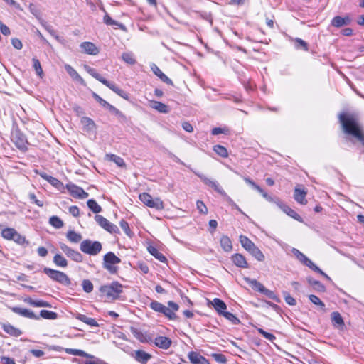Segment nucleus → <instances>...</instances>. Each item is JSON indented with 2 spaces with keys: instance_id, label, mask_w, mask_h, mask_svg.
<instances>
[{
  "instance_id": "obj_1",
  "label": "nucleus",
  "mask_w": 364,
  "mask_h": 364,
  "mask_svg": "<svg viewBox=\"0 0 364 364\" xmlns=\"http://www.w3.org/2000/svg\"><path fill=\"white\" fill-rule=\"evenodd\" d=\"M339 120L343 132L355 137L364 146V134L355 117L353 115L342 113L339 115Z\"/></svg>"
},
{
  "instance_id": "obj_2",
  "label": "nucleus",
  "mask_w": 364,
  "mask_h": 364,
  "mask_svg": "<svg viewBox=\"0 0 364 364\" xmlns=\"http://www.w3.org/2000/svg\"><path fill=\"white\" fill-rule=\"evenodd\" d=\"M168 306H166L157 301H152L149 304V307L154 311L163 314L169 320H176L178 318L176 311L179 309V306L172 301L168 302Z\"/></svg>"
},
{
  "instance_id": "obj_3",
  "label": "nucleus",
  "mask_w": 364,
  "mask_h": 364,
  "mask_svg": "<svg viewBox=\"0 0 364 364\" xmlns=\"http://www.w3.org/2000/svg\"><path fill=\"white\" fill-rule=\"evenodd\" d=\"M85 70L94 78L102 82L103 85L109 87L110 90H112L114 92L117 94L121 97L128 100L129 99V94L125 92L124 90L120 89L115 83L113 82H109L107 80H106L105 77H103L101 75H100L97 70L89 66L85 65L84 66Z\"/></svg>"
},
{
  "instance_id": "obj_4",
  "label": "nucleus",
  "mask_w": 364,
  "mask_h": 364,
  "mask_svg": "<svg viewBox=\"0 0 364 364\" xmlns=\"http://www.w3.org/2000/svg\"><path fill=\"white\" fill-rule=\"evenodd\" d=\"M100 291L108 299L116 300L119 298V295L123 291V285L119 282H113L110 284L102 285L100 288Z\"/></svg>"
},
{
  "instance_id": "obj_5",
  "label": "nucleus",
  "mask_w": 364,
  "mask_h": 364,
  "mask_svg": "<svg viewBox=\"0 0 364 364\" xmlns=\"http://www.w3.org/2000/svg\"><path fill=\"white\" fill-rule=\"evenodd\" d=\"M43 272L52 280L59 284L70 287L72 284L70 278L63 272L55 270L49 267H44Z\"/></svg>"
},
{
  "instance_id": "obj_6",
  "label": "nucleus",
  "mask_w": 364,
  "mask_h": 364,
  "mask_svg": "<svg viewBox=\"0 0 364 364\" xmlns=\"http://www.w3.org/2000/svg\"><path fill=\"white\" fill-rule=\"evenodd\" d=\"M121 263V259L112 252H109L103 257V267L110 274H116L118 272V267L115 266Z\"/></svg>"
},
{
  "instance_id": "obj_7",
  "label": "nucleus",
  "mask_w": 364,
  "mask_h": 364,
  "mask_svg": "<svg viewBox=\"0 0 364 364\" xmlns=\"http://www.w3.org/2000/svg\"><path fill=\"white\" fill-rule=\"evenodd\" d=\"M11 139L20 151L23 152L28 151V145L29 143L27 137L18 128L12 131Z\"/></svg>"
},
{
  "instance_id": "obj_8",
  "label": "nucleus",
  "mask_w": 364,
  "mask_h": 364,
  "mask_svg": "<svg viewBox=\"0 0 364 364\" xmlns=\"http://www.w3.org/2000/svg\"><path fill=\"white\" fill-rule=\"evenodd\" d=\"M102 249V244L99 241H92L89 239L82 241L80 245V250L90 255H98Z\"/></svg>"
},
{
  "instance_id": "obj_9",
  "label": "nucleus",
  "mask_w": 364,
  "mask_h": 364,
  "mask_svg": "<svg viewBox=\"0 0 364 364\" xmlns=\"http://www.w3.org/2000/svg\"><path fill=\"white\" fill-rule=\"evenodd\" d=\"M140 200L149 208L156 210H163L164 208L163 201L159 198H153L151 196L147 193H142L139 195Z\"/></svg>"
},
{
  "instance_id": "obj_10",
  "label": "nucleus",
  "mask_w": 364,
  "mask_h": 364,
  "mask_svg": "<svg viewBox=\"0 0 364 364\" xmlns=\"http://www.w3.org/2000/svg\"><path fill=\"white\" fill-rule=\"evenodd\" d=\"M96 223L102 227L103 229L107 230L111 234H119L120 231L118 227L110 223L107 219L100 215H96L95 216Z\"/></svg>"
},
{
  "instance_id": "obj_11",
  "label": "nucleus",
  "mask_w": 364,
  "mask_h": 364,
  "mask_svg": "<svg viewBox=\"0 0 364 364\" xmlns=\"http://www.w3.org/2000/svg\"><path fill=\"white\" fill-rule=\"evenodd\" d=\"M59 247L60 250L65 254V255L70 258L72 260L76 262H82L83 260L82 255L77 250H75L68 246L66 244L63 242L59 243Z\"/></svg>"
},
{
  "instance_id": "obj_12",
  "label": "nucleus",
  "mask_w": 364,
  "mask_h": 364,
  "mask_svg": "<svg viewBox=\"0 0 364 364\" xmlns=\"http://www.w3.org/2000/svg\"><path fill=\"white\" fill-rule=\"evenodd\" d=\"M66 189L72 196L76 198L85 199L88 197V193L84 189L74 183H68L65 186Z\"/></svg>"
},
{
  "instance_id": "obj_13",
  "label": "nucleus",
  "mask_w": 364,
  "mask_h": 364,
  "mask_svg": "<svg viewBox=\"0 0 364 364\" xmlns=\"http://www.w3.org/2000/svg\"><path fill=\"white\" fill-rule=\"evenodd\" d=\"M194 173L200 178V180L207 186L213 188L216 192L221 196H226L225 191L220 186L219 183L216 181L211 180L206 177L205 175L195 172Z\"/></svg>"
},
{
  "instance_id": "obj_14",
  "label": "nucleus",
  "mask_w": 364,
  "mask_h": 364,
  "mask_svg": "<svg viewBox=\"0 0 364 364\" xmlns=\"http://www.w3.org/2000/svg\"><path fill=\"white\" fill-rule=\"evenodd\" d=\"M136 361L141 364H146L152 355L143 350H133L129 353Z\"/></svg>"
},
{
  "instance_id": "obj_15",
  "label": "nucleus",
  "mask_w": 364,
  "mask_h": 364,
  "mask_svg": "<svg viewBox=\"0 0 364 364\" xmlns=\"http://www.w3.org/2000/svg\"><path fill=\"white\" fill-rule=\"evenodd\" d=\"M276 200L277 205L281 210H282L287 215L291 217L292 218L295 219L297 221H302V218L296 211H294L287 205L283 203L280 199H277Z\"/></svg>"
},
{
  "instance_id": "obj_16",
  "label": "nucleus",
  "mask_w": 364,
  "mask_h": 364,
  "mask_svg": "<svg viewBox=\"0 0 364 364\" xmlns=\"http://www.w3.org/2000/svg\"><path fill=\"white\" fill-rule=\"evenodd\" d=\"M188 358L192 364H210L206 358L196 351H190Z\"/></svg>"
},
{
  "instance_id": "obj_17",
  "label": "nucleus",
  "mask_w": 364,
  "mask_h": 364,
  "mask_svg": "<svg viewBox=\"0 0 364 364\" xmlns=\"http://www.w3.org/2000/svg\"><path fill=\"white\" fill-rule=\"evenodd\" d=\"M11 311L21 316L29 318L31 319L38 320L39 316L38 315H36L33 311L27 309H23L21 307L14 306L11 308Z\"/></svg>"
},
{
  "instance_id": "obj_18",
  "label": "nucleus",
  "mask_w": 364,
  "mask_h": 364,
  "mask_svg": "<svg viewBox=\"0 0 364 364\" xmlns=\"http://www.w3.org/2000/svg\"><path fill=\"white\" fill-rule=\"evenodd\" d=\"M351 21L352 19L348 15L345 16H336L331 20V25L336 28H341L344 26L350 25Z\"/></svg>"
},
{
  "instance_id": "obj_19",
  "label": "nucleus",
  "mask_w": 364,
  "mask_h": 364,
  "mask_svg": "<svg viewBox=\"0 0 364 364\" xmlns=\"http://www.w3.org/2000/svg\"><path fill=\"white\" fill-rule=\"evenodd\" d=\"M154 344L161 349L167 350L171 347L172 341L166 336H159L156 337Z\"/></svg>"
},
{
  "instance_id": "obj_20",
  "label": "nucleus",
  "mask_w": 364,
  "mask_h": 364,
  "mask_svg": "<svg viewBox=\"0 0 364 364\" xmlns=\"http://www.w3.org/2000/svg\"><path fill=\"white\" fill-rule=\"evenodd\" d=\"M99 7L100 9L105 13V16H104V18H103V21L105 24L107 25H109V26H118L119 28H121L122 30H125L126 28H125V26L115 20H113L109 16V14L107 13V11H105L103 5L102 4H100L99 5Z\"/></svg>"
},
{
  "instance_id": "obj_21",
  "label": "nucleus",
  "mask_w": 364,
  "mask_h": 364,
  "mask_svg": "<svg viewBox=\"0 0 364 364\" xmlns=\"http://www.w3.org/2000/svg\"><path fill=\"white\" fill-rule=\"evenodd\" d=\"M151 70L164 82L169 85H173V81L169 77H168L156 64L152 63L151 65Z\"/></svg>"
},
{
  "instance_id": "obj_22",
  "label": "nucleus",
  "mask_w": 364,
  "mask_h": 364,
  "mask_svg": "<svg viewBox=\"0 0 364 364\" xmlns=\"http://www.w3.org/2000/svg\"><path fill=\"white\" fill-rule=\"evenodd\" d=\"M231 260L233 264L240 268H247L248 264L245 257L240 253H235L232 255Z\"/></svg>"
},
{
  "instance_id": "obj_23",
  "label": "nucleus",
  "mask_w": 364,
  "mask_h": 364,
  "mask_svg": "<svg viewBox=\"0 0 364 364\" xmlns=\"http://www.w3.org/2000/svg\"><path fill=\"white\" fill-rule=\"evenodd\" d=\"M1 328L9 335L14 337H18L22 334V331L9 323H1Z\"/></svg>"
},
{
  "instance_id": "obj_24",
  "label": "nucleus",
  "mask_w": 364,
  "mask_h": 364,
  "mask_svg": "<svg viewBox=\"0 0 364 364\" xmlns=\"http://www.w3.org/2000/svg\"><path fill=\"white\" fill-rule=\"evenodd\" d=\"M66 72L74 80L80 82L82 85H85V82L78 73L70 65L65 64L64 66Z\"/></svg>"
},
{
  "instance_id": "obj_25",
  "label": "nucleus",
  "mask_w": 364,
  "mask_h": 364,
  "mask_svg": "<svg viewBox=\"0 0 364 364\" xmlns=\"http://www.w3.org/2000/svg\"><path fill=\"white\" fill-rule=\"evenodd\" d=\"M306 194L307 192L304 189L296 187L294 189V198L297 203L305 205L307 203V200H306Z\"/></svg>"
},
{
  "instance_id": "obj_26",
  "label": "nucleus",
  "mask_w": 364,
  "mask_h": 364,
  "mask_svg": "<svg viewBox=\"0 0 364 364\" xmlns=\"http://www.w3.org/2000/svg\"><path fill=\"white\" fill-rule=\"evenodd\" d=\"M80 48L85 51V53L89 55H97L99 53V49L96 46L91 42H83L80 45Z\"/></svg>"
},
{
  "instance_id": "obj_27",
  "label": "nucleus",
  "mask_w": 364,
  "mask_h": 364,
  "mask_svg": "<svg viewBox=\"0 0 364 364\" xmlns=\"http://www.w3.org/2000/svg\"><path fill=\"white\" fill-rule=\"evenodd\" d=\"M131 332L134 337L141 343H149L152 341L150 336H148L146 334L136 328L132 327Z\"/></svg>"
},
{
  "instance_id": "obj_28",
  "label": "nucleus",
  "mask_w": 364,
  "mask_h": 364,
  "mask_svg": "<svg viewBox=\"0 0 364 364\" xmlns=\"http://www.w3.org/2000/svg\"><path fill=\"white\" fill-rule=\"evenodd\" d=\"M24 301L34 307H52L51 304L48 301L43 300H34L31 297L26 298Z\"/></svg>"
},
{
  "instance_id": "obj_29",
  "label": "nucleus",
  "mask_w": 364,
  "mask_h": 364,
  "mask_svg": "<svg viewBox=\"0 0 364 364\" xmlns=\"http://www.w3.org/2000/svg\"><path fill=\"white\" fill-rule=\"evenodd\" d=\"M75 317L77 320H79L90 326L97 327L99 326L98 323L96 321V320L95 318L87 317L86 315H84V314H82L80 313H77V314H75Z\"/></svg>"
},
{
  "instance_id": "obj_30",
  "label": "nucleus",
  "mask_w": 364,
  "mask_h": 364,
  "mask_svg": "<svg viewBox=\"0 0 364 364\" xmlns=\"http://www.w3.org/2000/svg\"><path fill=\"white\" fill-rule=\"evenodd\" d=\"M104 108L108 109L112 114L117 116L120 122H123L127 121L126 116L119 109H118L117 107L109 104V102L106 105V106Z\"/></svg>"
},
{
  "instance_id": "obj_31",
  "label": "nucleus",
  "mask_w": 364,
  "mask_h": 364,
  "mask_svg": "<svg viewBox=\"0 0 364 364\" xmlns=\"http://www.w3.org/2000/svg\"><path fill=\"white\" fill-rule=\"evenodd\" d=\"M211 303L219 315H222V313H224L227 309L226 304L220 299L215 298Z\"/></svg>"
},
{
  "instance_id": "obj_32",
  "label": "nucleus",
  "mask_w": 364,
  "mask_h": 364,
  "mask_svg": "<svg viewBox=\"0 0 364 364\" xmlns=\"http://www.w3.org/2000/svg\"><path fill=\"white\" fill-rule=\"evenodd\" d=\"M332 324L337 327H343L344 326V321L341 314L338 311H333L331 314Z\"/></svg>"
},
{
  "instance_id": "obj_33",
  "label": "nucleus",
  "mask_w": 364,
  "mask_h": 364,
  "mask_svg": "<svg viewBox=\"0 0 364 364\" xmlns=\"http://www.w3.org/2000/svg\"><path fill=\"white\" fill-rule=\"evenodd\" d=\"M220 246L225 252H229L232 250V241L227 235H223L220 240Z\"/></svg>"
},
{
  "instance_id": "obj_34",
  "label": "nucleus",
  "mask_w": 364,
  "mask_h": 364,
  "mask_svg": "<svg viewBox=\"0 0 364 364\" xmlns=\"http://www.w3.org/2000/svg\"><path fill=\"white\" fill-rule=\"evenodd\" d=\"M308 283L314 287V289L318 292H325L326 289L325 286L319 281L313 279L312 277H308Z\"/></svg>"
},
{
  "instance_id": "obj_35",
  "label": "nucleus",
  "mask_w": 364,
  "mask_h": 364,
  "mask_svg": "<svg viewBox=\"0 0 364 364\" xmlns=\"http://www.w3.org/2000/svg\"><path fill=\"white\" fill-rule=\"evenodd\" d=\"M53 262L57 267L62 268L67 267L68 264L67 259L61 254H56Z\"/></svg>"
},
{
  "instance_id": "obj_36",
  "label": "nucleus",
  "mask_w": 364,
  "mask_h": 364,
  "mask_svg": "<svg viewBox=\"0 0 364 364\" xmlns=\"http://www.w3.org/2000/svg\"><path fill=\"white\" fill-rule=\"evenodd\" d=\"M245 280L252 287V289L260 293L264 291V289L266 288L262 284L255 279L246 278Z\"/></svg>"
},
{
  "instance_id": "obj_37",
  "label": "nucleus",
  "mask_w": 364,
  "mask_h": 364,
  "mask_svg": "<svg viewBox=\"0 0 364 364\" xmlns=\"http://www.w3.org/2000/svg\"><path fill=\"white\" fill-rule=\"evenodd\" d=\"M106 156L109 161L114 162L119 167H126V163L122 157L114 154H107Z\"/></svg>"
},
{
  "instance_id": "obj_38",
  "label": "nucleus",
  "mask_w": 364,
  "mask_h": 364,
  "mask_svg": "<svg viewBox=\"0 0 364 364\" xmlns=\"http://www.w3.org/2000/svg\"><path fill=\"white\" fill-rule=\"evenodd\" d=\"M148 250L149 253L159 261L161 262H165L167 261L166 257L161 252H160L156 247L151 246L148 248Z\"/></svg>"
},
{
  "instance_id": "obj_39",
  "label": "nucleus",
  "mask_w": 364,
  "mask_h": 364,
  "mask_svg": "<svg viewBox=\"0 0 364 364\" xmlns=\"http://www.w3.org/2000/svg\"><path fill=\"white\" fill-rule=\"evenodd\" d=\"M66 237L70 242L73 243L79 242L82 238L80 233H77L74 230L68 231L66 233Z\"/></svg>"
},
{
  "instance_id": "obj_40",
  "label": "nucleus",
  "mask_w": 364,
  "mask_h": 364,
  "mask_svg": "<svg viewBox=\"0 0 364 364\" xmlns=\"http://www.w3.org/2000/svg\"><path fill=\"white\" fill-rule=\"evenodd\" d=\"M240 242L242 246L249 252L255 246H256L245 235L240 236Z\"/></svg>"
},
{
  "instance_id": "obj_41",
  "label": "nucleus",
  "mask_w": 364,
  "mask_h": 364,
  "mask_svg": "<svg viewBox=\"0 0 364 364\" xmlns=\"http://www.w3.org/2000/svg\"><path fill=\"white\" fill-rule=\"evenodd\" d=\"M152 107L160 113L166 114L169 112L168 106L161 102L154 101Z\"/></svg>"
},
{
  "instance_id": "obj_42",
  "label": "nucleus",
  "mask_w": 364,
  "mask_h": 364,
  "mask_svg": "<svg viewBox=\"0 0 364 364\" xmlns=\"http://www.w3.org/2000/svg\"><path fill=\"white\" fill-rule=\"evenodd\" d=\"M38 316L39 318L42 317L46 319L54 320L58 318V314L48 310H41Z\"/></svg>"
},
{
  "instance_id": "obj_43",
  "label": "nucleus",
  "mask_w": 364,
  "mask_h": 364,
  "mask_svg": "<svg viewBox=\"0 0 364 364\" xmlns=\"http://www.w3.org/2000/svg\"><path fill=\"white\" fill-rule=\"evenodd\" d=\"M249 253L252 255L258 261L262 262L264 260V254L257 246H255L252 249H251L249 251Z\"/></svg>"
},
{
  "instance_id": "obj_44",
  "label": "nucleus",
  "mask_w": 364,
  "mask_h": 364,
  "mask_svg": "<svg viewBox=\"0 0 364 364\" xmlns=\"http://www.w3.org/2000/svg\"><path fill=\"white\" fill-rule=\"evenodd\" d=\"M87 207L94 213H99L102 211V208L94 199H90L87 201Z\"/></svg>"
},
{
  "instance_id": "obj_45",
  "label": "nucleus",
  "mask_w": 364,
  "mask_h": 364,
  "mask_svg": "<svg viewBox=\"0 0 364 364\" xmlns=\"http://www.w3.org/2000/svg\"><path fill=\"white\" fill-rule=\"evenodd\" d=\"M16 230L11 228H6L1 231V236L6 240H12Z\"/></svg>"
},
{
  "instance_id": "obj_46",
  "label": "nucleus",
  "mask_w": 364,
  "mask_h": 364,
  "mask_svg": "<svg viewBox=\"0 0 364 364\" xmlns=\"http://www.w3.org/2000/svg\"><path fill=\"white\" fill-rule=\"evenodd\" d=\"M12 240H14L16 243L23 246H27L29 244V242L26 239V237L19 234L17 231L15 233Z\"/></svg>"
},
{
  "instance_id": "obj_47",
  "label": "nucleus",
  "mask_w": 364,
  "mask_h": 364,
  "mask_svg": "<svg viewBox=\"0 0 364 364\" xmlns=\"http://www.w3.org/2000/svg\"><path fill=\"white\" fill-rule=\"evenodd\" d=\"M221 316H223L226 319L230 321L234 325H238L240 323V319L233 314L229 311H225L224 313H222Z\"/></svg>"
},
{
  "instance_id": "obj_48",
  "label": "nucleus",
  "mask_w": 364,
  "mask_h": 364,
  "mask_svg": "<svg viewBox=\"0 0 364 364\" xmlns=\"http://www.w3.org/2000/svg\"><path fill=\"white\" fill-rule=\"evenodd\" d=\"M87 358H89V360L83 361L81 364H108L105 361L90 354H89Z\"/></svg>"
},
{
  "instance_id": "obj_49",
  "label": "nucleus",
  "mask_w": 364,
  "mask_h": 364,
  "mask_svg": "<svg viewBox=\"0 0 364 364\" xmlns=\"http://www.w3.org/2000/svg\"><path fill=\"white\" fill-rule=\"evenodd\" d=\"M213 151L221 157L226 158L228 156L227 149L222 145H215L213 146Z\"/></svg>"
},
{
  "instance_id": "obj_50",
  "label": "nucleus",
  "mask_w": 364,
  "mask_h": 364,
  "mask_svg": "<svg viewBox=\"0 0 364 364\" xmlns=\"http://www.w3.org/2000/svg\"><path fill=\"white\" fill-rule=\"evenodd\" d=\"M33 61V68L35 70L36 74L40 77H42L43 75V71L41 68V63L38 59L36 58H33L32 59Z\"/></svg>"
},
{
  "instance_id": "obj_51",
  "label": "nucleus",
  "mask_w": 364,
  "mask_h": 364,
  "mask_svg": "<svg viewBox=\"0 0 364 364\" xmlns=\"http://www.w3.org/2000/svg\"><path fill=\"white\" fill-rule=\"evenodd\" d=\"M49 223L52 226L58 229L61 228L64 225L63 220L55 215L50 218Z\"/></svg>"
},
{
  "instance_id": "obj_52",
  "label": "nucleus",
  "mask_w": 364,
  "mask_h": 364,
  "mask_svg": "<svg viewBox=\"0 0 364 364\" xmlns=\"http://www.w3.org/2000/svg\"><path fill=\"white\" fill-rule=\"evenodd\" d=\"M122 60L129 65H134L136 63L132 53H123L122 55Z\"/></svg>"
},
{
  "instance_id": "obj_53",
  "label": "nucleus",
  "mask_w": 364,
  "mask_h": 364,
  "mask_svg": "<svg viewBox=\"0 0 364 364\" xmlns=\"http://www.w3.org/2000/svg\"><path fill=\"white\" fill-rule=\"evenodd\" d=\"M65 352L73 355H77L85 358L89 356V354L79 349L66 348Z\"/></svg>"
},
{
  "instance_id": "obj_54",
  "label": "nucleus",
  "mask_w": 364,
  "mask_h": 364,
  "mask_svg": "<svg viewBox=\"0 0 364 364\" xmlns=\"http://www.w3.org/2000/svg\"><path fill=\"white\" fill-rule=\"evenodd\" d=\"M48 183L58 191H63V189L65 188L63 183L60 180L55 177L52 176V178L49 179Z\"/></svg>"
},
{
  "instance_id": "obj_55",
  "label": "nucleus",
  "mask_w": 364,
  "mask_h": 364,
  "mask_svg": "<svg viewBox=\"0 0 364 364\" xmlns=\"http://www.w3.org/2000/svg\"><path fill=\"white\" fill-rule=\"evenodd\" d=\"M291 252L299 261H300L303 264H305L308 257L296 248H293Z\"/></svg>"
},
{
  "instance_id": "obj_56",
  "label": "nucleus",
  "mask_w": 364,
  "mask_h": 364,
  "mask_svg": "<svg viewBox=\"0 0 364 364\" xmlns=\"http://www.w3.org/2000/svg\"><path fill=\"white\" fill-rule=\"evenodd\" d=\"M309 299L314 304L318 306L321 309H325V304L317 296L311 294L309 296Z\"/></svg>"
},
{
  "instance_id": "obj_57",
  "label": "nucleus",
  "mask_w": 364,
  "mask_h": 364,
  "mask_svg": "<svg viewBox=\"0 0 364 364\" xmlns=\"http://www.w3.org/2000/svg\"><path fill=\"white\" fill-rule=\"evenodd\" d=\"M295 48L296 49H302L305 51L309 50L307 43L299 38H296L295 39Z\"/></svg>"
},
{
  "instance_id": "obj_58",
  "label": "nucleus",
  "mask_w": 364,
  "mask_h": 364,
  "mask_svg": "<svg viewBox=\"0 0 364 364\" xmlns=\"http://www.w3.org/2000/svg\"><path fill=\"white\" fill-rule=\"evenodd\" d=\"M81 123L85 126L88 130L92 129L95 127L94 121L87 117H84L81 119Z\"/></svg>"
},
{
  "instance_id": "obj_59",
  "label": "nucleus",
  "mask_w": 364,
  "mask_h": 364,
  "mask_svg": "<svg viewBox=\"0 0 364 364\" xmlns=\"http://www.w3.org/2000/svg\"><path fill=\"white\" fill-rule=\"evenodd\" d=\"M262 294H264L269 299H271L277 303L281 302L280 299L274 293V291H272L267 288H265L264 289V291H262Z\"/></svg>"
},
{
  "instance_id": "obj_60",
  "label": "nucleus",
  "mask_w": 364,
  "mask_h": 364,
  "mask_svg": "<svg viewBox=\"0 0 364 364\" xmlns=\"http://www.w3.org/2000/svg\"><path fill=\"white\" fill-rule=\"evenodd\" d=\"M257 331L258 333L262 336L264 338H266L267 340L269 341H273L274 340L276 339V337L274 335H273L272 333H270L269 332H267L265 331L264 329L262 328H257Z\"/></svg>"
},
{
  "instance_id": "obj_61",
  "label": "nucleus",
  "mask_w": 364,
  "mask_h": 364,
  "mask_svg": "<svg viewBox=\"0 0 364 364\" xmlns=\"http://www.w3.org/2000/svg\"><path fill=\"white\" fill-rule=\"evenodd\" d=\"M83 291L86 293H90L93 290V284L89 279H84L82 282Z\"/></svg>"
},
{
  "instance_id": "obj_62",
  "label": "nucleus",
  "mask_w": 364,
  "mask_h": 364,
  "mask_svg": "<svg viewBox=\"0 0 364 364\" xmlns=\"http://www.w3.org/2000/svg\"><path fill=\"white\" fill-rule=\"evenodd\" d=\"M244 181L247 184L250 186L253 189L257 191L258 192H263V188H262L259 185L255 183L254 181H252L249 177H245Z\"/></svg>"
},
{
  "instance_id": "obj_63",
  "label": "nucleus",
  "mask_w": 364,
  "mask_h": 364,
  "mask_svg": "<svg viewBox=\"0 0 364 364\" xmlns=\"http://www.w3.org/2000/svg\"><path fill=\"white\" fill-rule=\"evenodd\" d=\"M285 302L290 306H295L296 301L287 291H283Z\"/></svg>"
},
{
  "instance_id": "obj_64",
  "label": "nucleus",
  "mask_w": 364,
  "mask_h": 364,
  "mask_svg": "<svg viewBox=\"0 0 364 364\" xmlns=\"http://www.w3.org/2000/svg\"><path fill=\"white\" fill-rule=\"evenodd\" d=\"M211 356L215 361L222 364H225L228 361L225 355L222 353H213Z\"/></svg>"
}]
</instances>
